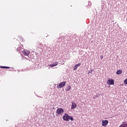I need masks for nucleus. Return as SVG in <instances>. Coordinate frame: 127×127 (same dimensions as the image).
<instances>
[{
  "instance_id": "obj_1",
  "label": "nucleus",
  "mask_w": 127,
  "mask_h": 127,
  "mask_svg": "<svg viewBox=\"0 0 127 127\" xmlns=\"http://www.w3.org/2000/svg\"><path fill=\"white\" fill-rule=\"evenodd\" d=\"M63 119L64 121H65V122H69V120H70L71 122H73L74 121V119L73 118V117L71 116H69L68 114L65 113L63 117Z\"/></svg>"
},
{
  "instance_id": "obj_2",
  "label": "nucleus",
  "mask_w": 127,
  "mask_h": 127,
  "mask_svg": "<svg viewBox=\"0 0 127 127\" xmlns=\"http://www.w3.org/2000/svg\"><path fill=\"white\" fill-rule=\"evenodd\" d=\"M66 85V81L61 82L59 83V85L57 86L58 89H61V88H63Z\"/></svg>"
},
{
  "instance_id": "obj_3",
  "label": "nucleus",
  "mask_w": 127,
  "mask_h": 127,
  "mask_svg": "<svg viewBox=\"0 0 127 127\" xmlns=\"http://www.w3.org/2000/svg\"><path fill=\"white\" fill-rule=\"evenodd\" d=\"M57 114L58 115H63V113H64V110L62 108H58L56 111Z\"/></svg>"
},
{
  "instance_id": "obj_4",
  "label": "nucleus",
  "mask_w": 127,
  "mask_h": 127,
  "mask_svg": "<svg viewBox=\"0 0 127 127\" xmlns=\"http://www.w3.org/2000/svg\"><path fill=\"white\" fill-rule=\"evenodd\" d=\"M22 53L25 56H28L29 55V54L30 53V51L27 50H24L22 51Z\"/></svg>"
},
{
  "instance_id": "obj_5",
  "label": "nucleus",
  "mask_w": 127,
  "mask_h": 127,
  "mask_svg": "<svg viewBox=\"0 0 127 127\" xmlns=\"http://www.w3.org/2000/svg\"><path fill=\"white\" fill-rule=\"evenodd\" d=\"M107 84H108V85H114L115 84V80L113 79H108L107 81Z\"/></svg>"
},
{
  "instance_id": "obj_6",
  "label": "nucleus",
  "mask_w": 127,
  "mask_h": 127,
  "mask_svg": "<svg viewBox=\"0 0 127 127\" xmlns=\"http://www.w3.org/2000/svg\"><path fill=\"white\" fill-rule=\"evenodd\" d=\"M102 127H107L109 124V121L108 120H102Z\"/></svg>"
},
{
  "instance_id": "obj_7",
  "label": "nucleus",
  "mask_w": 127,
  "mask_h": 127,
  "mask_svg": "<svg viewBox=\"0 0 127 127\" xmlns=\"http://www.w3.org/2000/svg\"><path fill=\"white\" fill-rule=\"evenodd\" d=\"M76 108H77V104L75 103L72 102L71 110H74V109H76Z\"/></svg>"
},
{
  "instance_id": "obj_8",
  "label": "nucleus",
  "mask_w": 127,
  "mask_h": 127,
  "mask_svg": "<svg viewBox=\"0 0 127 127\" xmlns=\"http://www.w3.org/2000/svg\"><path fill=\"white\" fill-rule=\"evenodd\" d=\"M71 85H67L65 87V91H66V92H68V91H70V90H71Z\"/></svg>"
},
{
  "instance_id": "obj_9",
  "label": "nucleus",
  "mask_w": 127,
  "mask_h": 127,
  "mask_svg": "<svg viewBox=\"0 0 127 127\" xmlns=\"http://www.w3.org/2000/svg\"><path fill=\"white\" fill-rule=\"evenodd\" d=\"M80 66H81V64H76V65H74V68H73V70L75 71L77 69V68H78V67H80Z\"/></svg>"
},
{
  "instance_id": "obj_10",
  "label": "nucleus",
  "mask_w": 127,
  "mask_h": 127,
  "mask_svg": "<svg viewBox=\"0 0 127 127\" xmlns=\"http://www.w3.org/2000/svg\"><path fill=\"white\" fill-rule=\"evenodd\" d=\"M58 62H56L54 64L50 65V67H55V66H57V65H58Z\"/></svg>"
},
{
  "instance_id": "obj_11",
  "label": "nucleus",
  "mask_w": 127,
  "mask_h": 127,
  "mask_svg": "<svg viewBox=\"0 0 127 127\" xmlns=\"http://www.w3.org/2000/svg\"><path fill=\"white\" fill-rule=\"evenodd\" d=\"M122 73H123V71H122V70H118L116 72V74H117V75H121Z\"/></svg>"
},
{
  "instance_id": "obj_12",
  "label": "nucleus",
  "mask_w": 127,
  "mask_h": 127,
  "mask_svg": "<svg viewBox=\"0 0 127 127\" xmlns=\"http://www.w3.org/2000/svg\"><path fill=\"white\" fill-rule=\"evenodd\" d=\"M119 127H127V123H123Z\"/></svg>"
},
{
  "instance_id": "obj_13",
  "label": "nucleus",
  "mask_w": 127,
  "mask_h": 127,
  "mask_svg": "<svg viewBox=\"0 0 127 127\" xmlns=\"http://www.w3.org/2000/svg\"><path fill=\"white\" fill-rule=\"evenodd\" d=\"M0 68H2V69H9V67L8 66H0Z\"/></svg>"
},
{
  "instance_id": "obj_14",
  "label": "nucleus",
  "mask_w": 127,
  "mask_h": 127,
  "mask_svg": "<svg viewBox=\"0 0 127 127\" xmlns=\"http://www.w3.org/2000/svg\"><path fill=\"white\" fill-rule=\"evenodd\" d=\"M124 83L126 85H127V78L124 80Z\"/></svg>"
},
{
  "instance_id": "obj_15",
  "label": "nucleus",
  "mask_w": 127,
  "mask_h": 127,
  "mask_svg": "<svg viewBox=\"0 0 127 127\" xmlns=\"http://www.w3.org/2000/svg\"><path fill=\"white\" fill-rule=\"evenodd\" d=\"M100 58H101V59H103V58H104V56H101Z\"/></svg>"
},
{
  "instance_id": "obj_16",
  "label": "nucleus",
  "mask_w": 127,
  "mask_h": 127,
  "mask_svg": "<svg viewBox=\"0 0 127 127\" xmlns=\"http://www.w3.org/2000/svg\"><path fill=\"white\" fill-rule=\"evenodd\" d=\"M90 73L91 74H92V70H90Z\"/></svg>"
}]
</instances>
